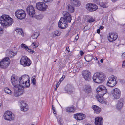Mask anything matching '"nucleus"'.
Returning a JSON list of instances; mask_svg holds the SVG:
<instances>
[{
  "instance_id": "f257e3e1",
  "label": "nucleus",
  "mask_w": 125,
  "mask_h": 125,
  "mask_svg": "<svg viewBox=\"0 0 125 125\" xmlns=\"http://www.w3.org/2000/svg\"><path fill=\"white\" fill-rule=\"evenodd\" d=\"M28 76L24 75L20 77L19 79V83L15 78V76L13 75L11 77V83L15 88L19 87L24 88L28 87L30 86V81L28 79Z\"/></svg>"
},
{
  "instance_id": "f03ea898",
  "label": "nucleus",
  "mask_w": 125,
  "mask_h": 125,
  "mask_svg": "<svg viewBox=\"0 0 125 125\" xmlns=\"http://www.w3.org/2000/svg\"><path fill=\"white\" fill-rule=\"evenodd\" d=\"M97 95L96 96L97 100L102 104H106V102L103 99V96L107 93V90L105 87L102 85L99 86L96 89Z\"/></svg>"
},
{
  "instance_id": "7ed1b4c3",
  "label": "nucleus",
  "mask_w": 125,
  "mask_h": 125,
  "mask_svg": "<svg viewBox=\"0 0 125 125\" xmlns=\"http://www.w3.org/2000/svg\"><path fill=\"white\" fill-rule=\"evenodd\" d=\"M13 22V19L8 15H2L0 17V23L4 28L10 26Z\"/></svg>"
},
{
  "instance_id": "20e7f679",
  "label": "nucleus",
  "mask_w": 125,
  "mask_h": 125,
  "mask_svg": "<svg viewBox=\"0 0 125 125\" xmlns=\"http://www.w3.org/2000/svg\"><path fill=\"white\" fill-rule=\"evenodd\" d=\"M105 76L102 72H97L94 75L93 79L94 82L98 83L103 82L105 80Z\"/></svg>"
},
{
  "instance_id": "39448f33",
  "label": "nucleus",
  "mask_w": 125,
  "mask_h": 125,
  "mask_svg": "<svg viewBox=\"0 0 125 125\" xmlns=\"http://www.w3.org/2000/svg\"><path fill=\"white\" fill-rule=\"evenodd\" d=\"M117 79L114 75L110 76L108 78L106 84L107 86L113 87L117 83Z\"/></svg>"
},
{
  "instance_id": "423d86ee",
  "label": "nucleus",
  "mask_w": 125,
  "mask_h": 125,
  "mask_svg": "<svg viewBox=\"0 0 125 125\" xmlns=\"http://www.w3.org/2000/svg\"><path fill=\"white\" fill-rule=\"evenodd\" d=\"M20 62L21 64L24 67L29 66L31 63V61L26 56H22Z\"/></svg>"
},
{
  "instance_id": "0eeeda50",
  "label": "nucleus",
  "mask_w": 125,
  "mask_h": 125,
  "mask_svg": "<svg viewBox=\"0 0 125 125\" xmlns=\"http://www.w3.org/2000/svg\"><path fill=\"white\" fill-rule=\"evenodd\" d=\"M15 16L20 20L24 19L26 15L25 11L22 9L17 10L15 12Z\"/></svg>"
},
{
  "instance_id": "6e6552de",
  "label": "nucleus",
  "mask_w": 125,
  "mask_h": 125,
  "mask_svg": "<svg viewBox=\"0 0 125 125\" xmlns=\"http://www.w3.org/2000/svg\"><path fill=\"white\" fill-rule=\"evenodd\" d=\"M10 61L9 57L5 58L0 62V66L2 68H6L9 65Z\"/></svg>"
},
{
  "instance_id": "1a4fd4ad",
  "label": "nucleus",
  "mask_w": 125,
  "mask_h": 125,
  "mask_svg": "<svg viewBox=\"0 0 125 125\" xmlns=\"http://www.w3.org/2000/svg\"><path fill=\"white\" fill-rule=\"evenodd\" d=\"M86 8L90 12H92L96 10L98 7L95 4L90 3L86 4Z\"/></svg>"
},
{
  "instance_id": "9d476101",
  "label": "nucleus",
  "mask_w": 125,
  "mask_h": 125,
  "mask_svg": "<svg viewBox=\"0 0 125 125\" xmlns=\"http://www.w3.org/2000/svg\"><path fill=\"white\" fill-rule=\"evenodd\" d=\"M4 118L6 120L9 121L13 120L14 118V115L10 111L6 112L4 115Z\"/></svg>"
},
{
  "instance_id": "9b49d317",
  "label": "nucleus",
  "mask_w": 125,
  "mask_h": 125,
  "mask_svg": "<svg viewBox=\"0 0 125 125\" xmlns=\"http://www.w3.org/2000/svg\"><path fill=\"white\" fill-rule=\"evenodd\" d=\"M36 7L38 10L43 11H45L47 8V6L43 2H39L37 3Z\"/></svg>"
},
{
  "instance_id": "f8f14e48",
  "label": "nucleus",
  "mask_w": 125,
  "mask_h": 125,
  "mask_svg": "<svg viewBox=\"0 0 125 125\" xmlns=\"http://www.w3.org/2000/svg\"><path fill=\"white\" fill-rule=\"evenodd\" d=\"M112 94L114 99H118L120 97L121 92L120 90L117 88H115L112 91Z\"/></svg>"
},
{
  "instance_id": "ddd939ff",
  "label": "nucleus",
  "mask_w": 125,
  "mask_h": 125,
  "mask_svg": "<svg viewBox=\"0 0 125 125\" xmlns=\"http://www.w3.org/2000/svg\"><path fill=\"white\" fill-rule=\"evenodd\" d=\"M15 88L14 89L13 94L16 97H18L22 94L24 93V90L23 88H20L19 87Z\"/></svg>"
},
{
  "instance_id": "4468645a",
  "label": "nucleus",
  "mask_w": 125,
  "mask_h": 125,
  "mask_svg": "<svg viewBox=\"0 0 125 125\" xmlns=\"http://www.w3.org/2000/svg\"><path fill=\"white\" fill-rule=\"evenodd\" d=\"M26 11L28 14L32 17L35 14V10L32 5H29L26 9Z\"/></svg>"
},
{
  "instance_id": "2eb2a0df",
  "label": "nucleus",
  "mask_w": 125,
  "mask_h": 125,
  "mask_svg": "<svg viewBox=\"0 0 125 125\" xmlns=\"http://www.w3.org/2000/svg\"><path fill=\"white\" fill-rule=\"evenodd\" d=\"M91 73L89 71L86 70L82 72L83 76L85 80L89 81L91 79Z\"/></svg>"
},
{
  "instance_id": "dca6fc26",
  "label": "nucleus",
  "mask_w": 125,
  "mask_h": 125,
  "mask_svg": "<svg viewBox=\"0 0 125 125\" xmlns=\"http://www.w3.org/2000/svg\"><path fill=\"white\" fill-rule=\"evenodd\" d=\"M63 14L64 17H63L65 19V21L67 23H70L72 20L71 16L68 12L64 11L63 12Z\"/></svg>"
},
{
  "instance_id": "f3484780",
  "label": "nucleus",
  "mask_w": 125,
  "mask_h": 125,
  "mask_svg": "<svg viewBox=\"0 0 125 125\" xmlns=\"http://www.w3.org/2000/svg\"><path fill=\"white\" fill-rule=\"evenodd\" d=\"M67 23L65 21V19L61 17L58 22V27L59 28L62 29H64L67 26H68Z\"/></svg>"
},
{
  "instance_id": "a211bd4d",
  "label": "nucleus",
  "mask_w": 125,
  "mask_h": 125,
  "mask_svg": "<svg viewBox=\"0 0 125 125\" xmlns=\"http://www.w3.org/2000/svg\"><path fill=\"white\" fill-rule=\"evenodd\" d=\"M118 37V35L116 33L111 32L109 34L108 39L109 42H113L116 40Z\"/></svg>"
},
{
  "instance_id": "6ab92c4d",
  "label": "nucleus",
  "mask_w": 125,
  "mask_h": 125,
  "mask_svg": "<svg viewBox=\"0 0 125 125\" xmlns=\"http://www.w3.org/2000/svg\"><path fill=\"white\" fill-rule=\"evenodd\" d=\"M85 115L82 113H78L74 115V118L77 120H81L85 118Z\"/></svg>"
},
{
  "instance_id": "aec40b11",
  "label": "nucleus",
  "mask_w": 125,
  "mask_h": 125,
  "mask_svg": "<svg viewBox=\"0 0 125 125\" xmlns=\"http://www.w3.org/2000/svg\"><path fill=\"white\" fill-rule=\"evenodd\" d=\"M124 100L123 98H121L118 100L116 104V108L118 110H120L122 108L123 105Z\"/></svg>"
},
{
  "instance_id": "412c9836",
  "label": "nucleus",
  "mask_w": 125,
  "mask_h": 125,
  "mask_svg": "<svg viewBox=\"0 0 125 125\" xmlns=\"http://www.w3.org/2000/svg\"><path fill=\"white\" fill-rule=\"evenodd\" d=\"M95 123L96 125H103V120L102 117H97L95 118Z\"/></svg>"
},
{
  "instance_id": "4be33fe9",
  "label": "nucleus",
  "mask_w": 125,
  "mask_h": 125,
  "mask_svg": "<svg viewBox=\"0 0 125 125\" xmlns=\"http://www.w3.org/2000/svg\"><path fill=\"white\" fill-rule=\"evenodd\" d=\"M65 91L70 94L72 93L74 90L73 87L70 84L67 85L65 87Z\"/></svg>"
},
{
  "instance_id": "5701e85b",
  "label": "nucleus",
  "mask_w": 125,
  "mask_h": 125,
  "mask_svg": "<svg viewBox=\"0 0 125 125\" xmlns=\"http://www.w3.org/2000/svg\"><path fill=\"white\" fill-rule=\"evenodd\" d=\"M71 4L74 6L79 7L80 5V2L78 0H70Z\"/></svg>"
},
{
  "instance_id": "b1692460",
  "label": "nucleus",
  "mask_w": 125,
  "mask_h": 125,
  "mask_svg": "<svg viewBox=\"0 0 125 125\" xmlns=\"http://www.w3.org/2000/svg\"><path fill=\"white\" fill-rule=\"evenodd\" d=\"M91 108L94 110V112L96 114L99 113L101 110L100 108L95 105H93Z\"/></svg>"
},
{
  "instance_id": "393cba45",
  "label": "nucleus",
  "mask_w": 125,
  "mask_h": 125,
  "mask_svg": "<svg viewBox=\"0 0 125 125\" xmlns=\"http://www.w3.org/2000/svg\"><path fill=\"white\" fill-rule=\"evenodd\" d=\"M6 52L7 53V55L9 57H14L17 53V52H13L9 50H7Z\"/></svg>"
},
{
  "instance_id": "a878e982",
  "label": "nucleus",
  "mask_w": 125,
  "mask_h": 125,
  "mask_svg": "<svg viewBox=\"0 0 125 125\" xmlns=\"http://www.w3.org/2000/svg\"><path fill=\"white\" fill-rule=\"evenodd\" d=\"M27 104L23 102L21 103V111L25 112L28 110Z\"/></svg>"
},
{
  "instance_id": "bb28decb",
  "label": "nucleus",
  "mask_w": 125,
  "mask_h": 125,
  "mask_svg": "<svg viewBox=\"0 0 125 125\" xmlns=\"http://www.w3.org/2000/svg\"><path fill=\"white\" fill-rule=\"evenodd\" d=\"M65 109L66 112H74L75 110L73 107H68L66 108Z\"/></svg>"
},
{
  "instance_id": "cd10ccee",
  "label": "nucleus",
  "mask_w": 125,
  "mask_h": 125,
  "mask_svg": "<svg viewBox=\"0 0 125 125\" xmlns=\"http://www.w3.org/2000/svg\"><path fill=\"white\" fill-rule=\"evenodd\" d=\"M85 92L87 93L91 92V87L90 85H85L84 89Z\"/></svg>"
},
{
  "instance_id": "c85d7f7f",
  "label": "nucleus",
  "mask_w": 125,
  "mask_h": 125,
  "mask_svg": "<svg viewBox=\"0 0 125 125\" xmlns=\"http://www.w3.org/2000/svg\"><path fill=\"white\" fill-rule=\"evenodd\" d=\"M84 59L87 62H89L92 61V57L91 55H86L85 56Z\"/></svg>"
},
{
  "instance_id": "c756f323",
  "label": "nucleus",
  "mask_w": 125,
  "mask_h": 125,
  "mask_svg": "<svg viewBox=\"0 0 125 125\" xmlns=\"http://www.w3.org/2000/svg\"><path fill=\"white\" fill-rule=\"evenodd\" d=\"M67 8L68 10L71 13L73 12L74 11V7L71 5H69L67 6Z\"/></svg>"
},
{
  "instance_id": "7c9ffc66",
  "label": "nucleus",
  "mask_w": 125,
  "mask_h": 125,
  "mask_svg": "<svg viewBox=\"0 0 125 125\" xmlns=\"http://www.w3.org/2000/svg\"><path fill=\"white\" fill-rule=\"evenodd\" d=\"M61 33V31H55L52 32V34H54V35L53 34V37L58 36H60Z\"/></svg>"
},
{
  "instance_id": "2f4dec72",
  "label": "nucleus",
  "mask_w": 125,
  "mask_h": 125,
  "mask_svg": "<svg viewBox=\"0 0 125 125\" xmlns=\"http://www.w3.org/2000/svg\"><path fill=\"white\" fill-rule=\"evenodd\" d=\"M39 36V34L37 32H35L33 33L31 36L32 38L34 39H37Z\"/></svg>"
},
{
  "instance_id": "473e14b6",
  "label": "nucleus",
  "mask_w": 125,
  "mask_h": 125,
  "mask_svg": "<svg viewBox=\"0 0 125 125\" xmlns=\"http://www.w3.org/2000/svg\"><path fill=\"white\" fill-rule=\"evenodd\" d=\"M4 91L5 93L10 94H11L12 93V92L8 88H5Z\"/></svg>"
},
{
  "instance_id": "72a5a7b5",
  "label": "nucleus",
  "mask_w": 125,
  "mask_h": 125,
  "mask_svg": "<svg viewBox=\"0 0 125 125\" xmlns=\"http://www.w3.org/2000/svg\"><path fill=\"white\" fill-rule=\"evenodd\" d=\"M99 5L103 8H105L106 7V3L101 2Z\"/></svg>"
},
{
  "instance_id": "f704fd0d",
  "label": "nucleus",
  "mask_w": 125,
  "mask_h": 125,
  "mask_svg": "<svg viewBox=\"0 0 125 125\" xmlns=\"http://www.w3.org/2000/svg\"><path fill=\"white\" fill-rule=\"evenodd\" d=\"M17 31H18V33L20 35H21L22 36H24V34L23 31L21 29H19Z\"/></svg>"
},
{
  "instance_id": "c9c22d12",
  "label": "nucleus",
  "mask_w": 125,
  "mask_h": 125,
  "mask_svg": "<svg viewBox=\"0 0 125 125\" xmlns=\"http://www.w3.org/2000/svg\"><path fill=\"white\" fill-rule=\"evenodd\" d=\"M21 47L25 49H26V50H27V49H28V47L25 44L23 43H22L21 45Z\"/></svg>"
},
{
  "instance_id": "e433bc0d",
  "label": "nucleus",
  "mask_w": 125,
  "mask_h": 125,
  "mask_svg": "<svg viewBox=\"0 0 125 125\" xmlns=\"http://www.w3.org/2000/svg\"><path fill=\"white\" fill-rule=\"evenodd\" d=\"M43 18V16L42 15L40 14L39 15L36 16V18L38 20H40L42 19Z\"/></svg>"
},
{
  "instance_id": "4c0bfd02",
  "label": "nucleus",
  "mask_w": 125,
  "mask_h": 125,
  "mask_svg": "<svg viewBox=\"0 0 125 125\" xmlns=\"http://www.w3.org/2000/svg\"><path fill=\"white\" fill-rule=\"evenodd\" d=\"M26 50L31 54L33 53L34 52L32 50H31L29 49L28 47V49H27V50Z\"/></svg>"
},
{
  "instance_id": "58836bf2",
  "label": "nucleus",
  "mask_w": 125,
  "mask_h": 125,
  "mask_svg": "<svg viewBox=\"0 0 125 125\" xmlns=\"http://www.w3.org/2000/svg\"><path fill=\"white\" fill-rule=\"evenodd\" d=\"M65 77V75H63L62 77H61L60 79L59 82L61 83V82L63 80L64 78Z\"/></svg>"
},
{
  "instance_id": "ea45409f",
  "label": "nucleus",
  "mask_w": 125,
  "mask_h": 125,
  "mask_svg": "<svg viewBox=\"0 0 125 125\" xmlns=\"http://www.w3.org/2000/svg\"><path fill=\"white\" fill-rule=\"evenodd\" d=\"M95 2L97 5H99L101 2V0H96Z\"/></svg>"
},
{
  "instance_id": "a19ab883",
  "label": "nucleus",
  "mask_w": 125,
  "mask_h": 125,
  "mask_svg": "<svg viewBox=\"0 0 125 125\" xmlns=\"http://www.w3.org/2000/svg\"><path fill=\"white\" fill-rule=\"evenodd\" d=\"M94 21V20L93 19H89L88 21L91 23L93 22Z\"/></svg>"
},
{
  "instance_id": "79ce46f5",
  "label": "nucleus",
  "mask_w": 125,
  "mask_h": 125,
  "mask_svg": "<svg viewBox=\"0 0 125 125\" xmlns=\"http://www.w3.org/2000/svg\"><path fill=\"white\" fill-rule=\"evenodd\" d=\"M32 83L34 85H35L36 84V80L35 78H33L32 79Z\"/></svg>"
},
{
  "instance_id": "37998d69",
  "label": "nucleus",
  "mask_w": 125,
  "mask_h": 125,
  "mask_svg": "<svg viewBox=\"0 0 125 125\" xmlns=\"http://www.w3.org/2000/svg\"><path fill=\"white\" fill-rule=\"evenodd\" d=\"M32 45L34 47H35V48L37 47H38V45L36 44L35 43L33 42L32 44Z\"/></svg>"
},
{
  "instance_id": "c03bdc74",
  "label": "nucleus",
  "mask_w": 125,
  "mask_h": 125,
  "mask_svg": "<svg viewBox=\"0 0 125 125\" xmlns=\"http://www.w3.org/2000/svg\"><path fill=\"white\" fill-rule=\"evenodd\" d=\"M120 82L122 84H124L125 83V81L124 80H120Z\"/></svg>"
},
{
  "instance_id": "a18cd8bd",
  "label": "nucleus",
  "mask_w": 125,
  "mask_h": 125,
  "mask_svg": "<svg viewBox=\"0 0 125 125\" xmlns=\"http://www.w3.org/2000/svg\"><path fill=\"white\" fill-rule=\"evenodd\" d=\"M3 33V30L2 29L0 28V35Z\"/></svg>"
},
{
  "instance_id": "49530a36",
  "label": "nucleus",
  "mask_w": 125,
  "mask_h": 125,
  "mask_svg": "<svg viewBox=\"0 0 125 125\" xmlns=\"http://www.w3.org/2000/svg\"><path fill=\"white\" fill-rule=\"evenodd\" d=\"M53 0H43L45 2H47L50 1H52Z\"/></svg>"
},
{
  "instance_id": "de8ad7c7",
  "label": "nucleus",
  "mask_w": 125,
  "mask_h": 125,
  "mask_svg": "<svg viewBox=\"0 0 125 125\" xmlns=\"http://www.w3.org/2000/svg\"><path fill=\"white\" fill-rule=\"evenodd\" d=\"M122 57L123 58H125V52L123 53L122 55Z\"/></svg>"
},
{
  "instance_id": "09e8293b",
  "label": "nucleus",
  "mask_w": 125,
  "mask_h": 125,
  "mask_svg": "<svg viewBox=\"0 0 125 125\" xmlns=\"http://www.w3.org/2000/svg\"><path fill=\"white\" fill-rule=\"evenodd\" d=\"M61 83L60 82H59L57 83L56 85V88H58V86H59L60 84Z\"/></svg>"
},
{
  "instance_id": "8fccbe9b",
  "label": "nucleus",
  "mask_w": 125,
  "mask_h": 125,
  "mask_svg": "<svg viewBox=\"0 0 125 125\" xmlns=\"http://www.w3.org/2000/svg\"><path fill=\"white\" fill-rule=\"evenodd\" d=\"M122 66L123 67H124L125 66V60L123 62Z\"/></svg>"
},
{
  "instance_id": "3c124183",
  "label": "nucleus",
  "mask_w": 125,
  "mask_h": 125,
  "mask_svg": "<svg viewBox=\"0 0 125 125\" xmlns=\"http://www.w3.org/2000/svg\"><path fill=\"white\" fill-rule=\"evenodd\" d=\"M79 38V36L78 35H77L75 37V39L76 41H77L78 40Z\"/></svg>"
},
{
  "instance_id": "603ef678",
  "label": "nucleus",
  "mask_w": 125,
  "mask_h": 125,
  "mask_svg": "<svg viewBox=\"0 0 125 125\" xmlns=\"http://www.w3.org/2000/svg\"><path fill=\"white\" fill-rule=\"evenodd\" d=\"M80 53L81 55H82L84 53L82 51H80Z\"/></svg>"
},
{
  "instance_id": "864d4df0",
  "label": "nucleus",
  "mask_w": 125,
  "mask_h": 125,
  "mask_svg": "<svg viewBox=\"0 0 125 125\" xmlns=\"http://www.w3.org/2000/svg\"><path fill=\"white\" fill-rule=\"evenodd\" d=\"M100 29H98L97 30V33L99 34L100 33Z\"/></svg>"
},
{
  "instance_id": "5fc2aeb1",
  "label": "nucleus",
  "mask_w": 125,
  "mask_h": 125,
  "mask_svg": "<svg viewBox=\"0 0 125 125\" xmlns=\"http://www.w3.org/2000/svg\"><path fill=\"white\" fill-rule=\"evenodd\" d=\"M104 28V27L103 26H100L99 28L100 29L102 30Z\"/></svg>"
},
{
  "instance_id": "6e6d98bb",
  "label": "nucleus",
  "mask_w": 125,
  "mask_h": 125,
  "mask_svg": "<svg viewBox=\"0 0 125 125\" xmlns=\"http://www.w3.org/2000/svg\"><path fill=\"white\" fill-rule=\"evenodd\" d=\"M52 109L53 110V111H55V108L53 106V105H52Z\"/></svg>"
},
{
  "instance_id": "4d7b16f0",
  "label": "nucleus",
  "mask_w": 125,
  "mask_h": 125,
  "mask_svg": "<svg viewBox=\"0 0 125 125\" xmlns=\"http://www.w3.org/2000/svg\"><path fill=\"white\" fill-rule=\"evenodd\" d=\"M59 125H62V124L61 123V121L59 122Z\"/></svg>"
},
{
  "instance_id": "13d9d810",
  "label": "nucleus",
  "mask_w": 125,
  "mask_h": 125,
  "mask_svg": "<svg viewBox=\"0 0 125 125\" xmlns=\"http://www.w3.org/2000/svg\"><path fill=\"white\" fill-rule=\"evenodd\" d=\"M103 59H101L100 60V62L101 63H103Z\"/></svg>"
},
{
  "instance_id": "bf43d9fd",
  "label": "nucleus",
  "mask_w": 125,
  "mask_h": 125,
  "mask_svg": "<svg viewBox=\"0 0 125 125\" xmlns=\"http://www.w3.org/2000/svg\"><path fill=\"white\" fill-rule=\"evenodd\" d=\"M53 114H56V112L55 110L54 111H53Z\"/></svg>"
},
{
  "instance_id": "052dcab7",
  "label": "nucleus",
  "mask_w": 125,
  "mask_h": 125,
  "mask_svg": "<svg viewBox=\"0 0 125 125\" xmlns=\"http://www.w3.org/2000/svg\"><path fill=\"white\" fill-rule=\"evenodd\" d=\"M117 0H112V1L114 2H115Z\"/></svg>"
},
{
  "instance_id": "680f3d73",
  "label": "nucleus",
  "mask_w": 125,
  "mask_h": 125,
  "mask_svg": "<svg viewBox=\"0 0 125 125\" xmlns=\"http://www.w3.org/2000/svg\"><path fill=\"white\" fill-rule=\"evenodd\" d=\"M94 59L95 60H98V59L97 57H95Z\"/></svg>"
},
{
  "instance_id": "e2e57ef3",
  "label": "nucleus",
  "mask_w": 125,
  "mask_h": 125,
  "mask_svg": "<svg viewBox=\"0 0 125 125\" xmlns=\"http://www.w3.org/2000/svg\"><path fill=\"white\" fill-rule=\"evenodd\" d=\"M1 104H2V103H1H1L0 102V106H1Z\"/></svg>"
},
{
  "instance_id": "0e129e2a",
  "label": "nucleus",
  "mask_w": 125,
  "mask_h": 125,
  "mask_svg": "<svg viewBox=\"0 0 125 125\" xmlns=\"http://www.w3.org/2000/svg\"><path fill=\"white\" fill-rule=\"evenodd\" d=\"M57 88H56H56H55V90H57Z\"/></svg>"
},
{
  "instance_id": "69168bd1",
  "label": "nucleus",
  "mask_w": 125,
  "mask_h": 125,
  "mask_svg": "<svg viewBox=\"0 0 125 125\" xmlns=\"http://www.w3.org/2000/svg\"><path fill=\"white\" fill-rule=\"evenodd\" d=\"M86 125H92L90 124H87Z\"/></svg>"
},
{
  "instance_id": "338daca9",
  "label": "nucleus",
  "mask_w": 125,
  "mask_h": 125,
  "mask_svg": "<svg viewBox=\"0 0 125 125\" xmlns=\"http://www.w3.org/2000/svg\"><path fill=\"white\" fill-rule=\"evenodd\" d=\"M56 62V61H54V62Z\"/></svg>"
},
{
  "instance_id": "774afa93",
  "label": "nucleus",
  "mask_w": 125,
  "mask_h": 125,
  "mask_svg": "<svg viewBox=\"0 0 125 125\" xmlns=\"http://www.w3.org/2000/svg\"><path fill=\"white\" fill-rule=\"evenodd\" d=\"M31 125H34V124H32Z\"/></svg>"
}]
</instances>
